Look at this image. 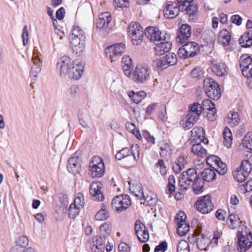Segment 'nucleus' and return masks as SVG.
<instances>
[{"label": "nucleus", "instance_id": "nucleus-23", "mask_svg": "<svg viewBox=\"0 0 252 252\" xmlns=\"http://www.w3.org/2000/svg\"><path fill=\"white\" fill-rule=\"evenodd\" d=\"M104 240L101 236L98 238L94 237L93 239V243L91 245V251L92 252H105V238L103 236Z\"/></svg>", "mask_w": 252, "mask_h": 252}, {"label": "nucleus", "instance_id": "nucleus-34", "mask_svg": "<svg viewBox=\"0 0 252 252\" xmlns=\"http://www.w3.org/2000/svg\"><path fill=\"white\" fill-rule=\"evenodd\" d=\"M201 177L204 181L209 182L216 180V174L214 169L205 168L201 173Z\"/></svg>", "mask_w": 252, "mask_h": 252}, {"label": "nucleus", "instance_id": "nucleus-33", "mask_svg": "<svg viewBox=\"0 0 252 252\" xmlns=\"http://www.w3.org/2000/svg\"><path fill=\"white\" fill-rule=\"evenodd\" d=\"M160 152V155L162 158H166L171 154V149L170 145L165 141H161L158 143Z\"/></svg>", "mask_w": 252, "mask_h": 252}, {"label": "nucleus", "instance_id": "nucleus-42", "mask_svg": "<svg viewBox=\"0 0 252 252\" xmlns=\"http://www.w3.org/2000/svg\"><path fill=\"white\" fill-rule=\"evenodd\" d=\"M129 150L130 151L131 155V157H129V159L131 161L133 162V163H135L139 158V147L137 144L132 145Z\"/></svg>", "mask_w": 252, "mask_h": 252}, {"label": "nucleus", "instance_id": "nucleus-38", "mask_svg": "<svg viewBox=\"0 0 252 252\" xmlns=\"http://www.w3.org/2000/svg\"><path fill=\"white\" fill-rule=\"evenodd\" d=\"M223 137L224 145L226 148H229L232 143V135L230 130L228 128L225 127L224 129Z\"/></svg>", "mask_w": 252, "mask_h": 252}, {"label": "nucleus", "instance_id": "nucleus-12", "mask_svg": "<svg viewBox=\"0 0 252 252\" xmlns=\"http://www.w3.org/2000/svg\"><path fill=\"white\" fill-rule=\"evenodd\" d=\"M207 163L220 175H223L227 171L226 165L216 156H211L206 158Z\"/></svg>", "mask_w": 252, "mask_h": 252}, {"label": "nucleus", "instance_id": "nucleus-56", "mask_svg": "<svg viewBox=\"0 0 252 252\" xmlns=\"http://www.w3.org/2000/svg\"><path fill=\"white\" fill-rule=\"evenodd\" d=\"M190 75L194 78L200 79L203 76V71L200 67L194 68L190 72Z\"/></svg>", "mask_w": 252, "mask_h": 252}, {"label": "nucleus", "instance_id": "nucleus-47", "mask_svg": "<svg viewBox=\"0 0 252 252\" xmlns=\"http://www.w3.org/2000/svg\"><path fill=\"white\" fill-rule=\"evenodd\" d=\"M197 120H198L193 119V118L186 116L182 121L183 127L185 129H189L193 126L194 123Z\"/></svg>", "mask_w": 252, "mask_h": 252}, {"label": "nucleus", "instance_id": "nucleus-21", "mask_svg": "<svg viewBox=\"0 0 252 252\" xmlns=\"http://www.w3.org/2000/svg\"><path fill=\"white\" fill-rule=\"evenodd\" d=\"M129 190L131 193L139 199L142 200L144 197V192L143 191L141 185L134 180L128 181Z\"/></svg>", "mask_w": 252, "mask_h": 252}, {"label": "nucleus", "instance_id": "nucleus-22", "mask_svg": "<svg viewBox=\"0 0 252 252\" xmlns=\"http://www.w3.org/2000/svg\"><path fill=\"white\" fill-rule=\"evenodd\" d=\"M169 40H162L156 43L155 51L156 55L161 56L169 51L171 48V43Z\"/></svg>", "mask_w": 252, "mask_h": 252}, {"label": "nucleus", "instance_id": "nucleus-31", "mask_svg": "<svg viewBox=\"0 0 252 252\" xmlns=\"http://www.w3.org/2000/svg\"><path fill=\"white\" fill-rule=\"evenodd\" d=\"M191 136L194 139H198L201 142L204 143L208 142V140L205 138V131L201 127H196L190 131Z\"/></svg>", "mask_w": 252, "mask_h": 252}, {"label": "nucleus", "instance_id": "nucleus-60", "mask_svg": "<svg viewBox=\"0 0 252 252\" xmlns=\"http://www.w3.org/2000/svg\"><path fill=\"white\" fill-rule=\"evenodd\" d=\"M228 219L230 222L229 227L232 229H234L236 227L235 225L236 222L239 220L238 217L234 214H230L229 215Z\"/></svg>", "mask_w": 252, "mask_h": 252}, {"label": "nucleus", "instance_id": "nucleus-63", "mask_svg": "<svg viewBox=\"0 0 252 252\" xmlns=\"http://www.w3.org/2000/svg\"><path fill=\"white\" fill-rule=\"evenodd\" d=\"M167 248V243L165 241L161 242L159 245L156 246L155 249V252H164Z\"/></svg>", "mask_w": 252, "mask_h": 252}, {"label": "nucleus", "instance_id": "nucleus-55", "mask_svg": "<svg viewBox=\"0 0 252 252\" xmlns=\"http://www.w3.org/2000/svg\"><path fill=\"white\" fill-rule=\"evenodd\" d=\"M80 208L73 204H70L68 209V216L70 218L74 219L79 214Z\"/></svg>", "mask_w": 252, "mask_h": 252}, {"label": "nucleus", "instance_id": "nucleus-50", "mask_svg": "<svg viewBox=\"0 0 252 252\" xmlns=\"http://www.w3.org/2000/svg\"><path fill=\"white\" fill-rule=\"evenodd\" d=\"M111 227L110 224L107 222H105L102 224H101L100 226V231L101 233V236L103 238V239L104 240L103 237L105 236V238H106V235H110L111 233Z\"/></svg>", "mask_w": 252, "mask_h": 252}, {"label": "nucleus", "instance_id": "nucleus-18", "mask_svg": "<svg viewBox=\"0 0 252 252\" xmlns=\"http://www.w3.org/2000/svg\"><path fill=\"white\" fill-rule=\"evenodd\" d=\"M73 61L67 56H63L60 59L57 66V68L60 69L61 75H65L66 74H68Z\"/></svg>", "mask_w": 252, "mask_h": 252}, {"label": "nucleus", "instance_id": "nucleus-64", "mask_svg": "<svg viewBox=\"0 0 252 252\" xmlns=\"http://www.w3.org/2000/svg\"><path fill=\"white\" fill-rule=\"evenodd\" d=\"M230 21L237 26H240L242 24V18L239 15L235 14L231 17Z\"/></svg>", "mask_w": 252, "mask_h": 252}, {"label": "nucleus", "instance_id": "nucleus-28", "mask_svg": "<svg viewBox=\"0 0 252 252\" xmlns=\"http://www.w3.org/2000/svg\"><path fill=\"white\" fill-rule=\"evenodd\" d=\"M202 111L201 105L198 103H194L189 106V113L187 116L193 119L198 120Z\"/></svg>", "mask_w": 252, "mask_h": 252}, {"label": "nucleus", "instance_id": "nucleus-37", "mask_svg": "<svg viewBox=\"0 0 252 252\" xmlns=\"http://www.w3.org/2000/svg\"><path fill=\"white\" fill-rule=\"evenodd\" d=\"M128 96L134 103L138 104L146 97V93L144 91H139L137 93L132 91L129 93Z\"/></svg>", "mask_w": 252, "mask_h": 252}, {"label": "nucleus", "instance_id": "nucleus-30", "mask_svg": "<svg viewBox=\"0 0 252 252\" xmlns=\"http://www.w3.org/2000/svg\"><path fill=\"white\" fill-rule=\"evenodd\" d=\"M184 45L189 58L196 55L199 52V46L195 42H188L185 43Z\"/></svg>", "mask_w": 252, "mask_h": 252}, {"label": "nucleus", "instance_id": "nucleus-40", "mask_svg": "<svg viewBox=\"0 0 252 252\" xmlns=\"http://www.w3.org/2000/svg\"><path fill=\"white\" fill-rule=\"evenodd\" d=\"M191 152L194 155L202 158L206 156L207 153V151L202 147L199 143L193 145L191 148Z\"/></svg>", "mask_w": 252, "mask_h": 252}, {"label": "nucleus", "instance_id": "nucleus-8", "mask_svg": "<svg viewBox=\"0 0 252 252\" xmlns=\"http://www.w3.org/2000/svg\"><path fill=\"white\" fill-rule=\"evenodd\" d=\"M91 175L92 177H101L105 171V166L101 158L98 156L94 157L89 164Z\"/></svg>", "mask_w": 252, "mask_h": 252}, {"label": "nucleus", "instance_id": "nucleus-29", "mask_svg": "<svg viewBox=\"0 0 252 252\" xmlns=\"http://www.w3.org/2000/svg\"><path fill=\"white\" fill-rule=\"evenodd\" d=\"M231 40V35L229 32L225 29L221 30L218 38V42L223 46H228Z\"/></svg>", "mask_w": 252, "mask_h": 252}, {"label": "nucleus", "instance_id": "nucleus-62", "mask_svg": "<svg viewBox=\"0 0 252 252\" xmlns=\"http://www.w3.org/2000/svg\"><path fill=\"white\" fill-rule=\"evenodd\" d=\"M178 55L179 58L181 59H186L187 58H189L188 56V54L187 53V50H186L184 44L183 46L180 48L178 51Z\"/></svg>", "mask_w": 252, "mask_h": 252}, {"label": "nucleus", "instance_id": "nucleus-59", "mask_svg": "<svg viewBox=\"0 0 252 252\" xmlns=\"http://www.w3.org/2000/svg\"><path fill=\"white\" fill-rule=\"evenodd\" d=\"M22 37L23 45H27L29 40V33L28 32V27L27 25L25 26L23 28Z\"/></svg>", "mask_w": 252, "mask_h": 252}, {"label": "nucleus", "instance_id": "nucleus-17", "mask_svg": "<svg viewBox=\"0 0 252 252\" xmlns=\"http://www.w3.org/2000/svg\"><path fill=\"white\" fill-rule=\"evenodd\" d=\"M191 34V27L188 24H183L177 33V41L183 44L189 39Z\"/></svg>", "mask_w": 252, "mask_h": 252}, {"label": "nucleus", "instance_id": "nucleus-39", "mask_svg": "<svg viewBox=\"0 0 252 252\" xmlns=\"http://www.w3.org/2000/svg\"><path fill=\"white\" fill-rule=\"evenodd\" d=\"M152 65L155 69L162 70L168 67L164 57L153 60Z\"/></svg>", "mask_w": 252, "mask_h": 252}, {"label": "nucleus", "instance_id": "nucleus-57", "mask_svg": "<svg viewBox=\"0 0 252 252\" xmlns=\"http://www.w3.org/2000/svg\"><path fill=\"white\" fill-rule=\"evenodd\" d=\"M67 168L68 171L73 174H77L80 170V164H67Z\"/></svg>", "mask_w": 252, "mask_h": 252}, {"label": "nucleus", "instance_id": "nucleus-45", "mask_svg": "<svg viewBox=\"0 0 252 252\" xmlns=\"http://www.w3.org/2000/svg\"><path fill=\"white\" fill-rule=\"evenodd\" d=\"M109 218V212L105 209L102 208L95 215V219L97 220L103 221Z\"/></svg>", "mask_w": 252, "mask_h": 252}, {"label": "nucleus", "instance_id": "nucleus-2", "mask_svg": "<svg viewBox=\"0 0 252 252\" xmlns=\"http://www.w3.org/2000/svg\"><path fill=\"white\" fill-rule=\"evenodd\" d=\"M196 181H201L196 170L194 168H189L187 171L182 172L179 179L180 187L184 189H187Z\"/></svg>", "mask_w": 252, "mask_h": 252}, {"label": "nucleus", "instance_id": "nucleus-7", "mask_svg": "<svg viewBox=\"0 0 252 252\" xmlns=\"http://www.w3.org/2000/svg\"><path fill=\"white\" fill-rule=\"evenodd\" d=\"M145 36L151 41L158 43L160 41L169 40L170 36L164 31L161 32L156 27H149L145 31Z\"/></svg>", "mask_w": 252, "mask_h": 252}, {"label": "nucleus", "instance_id": "nucleus-19", "mask_svg": "<svg viewBox=\"0 0 252 252\" xmlns=\"http://www.w3.org/2000/svg\"><path fill=\"white\" fill-rule=\"evenodd\" d=\"M211 68L213 72L219 77L226 76L228 74L227 67L223 63H218L212 61L211 63Z\"/></svg>", "mask_w": 252, "mask_h": 252}, {"label": "nucleus", "instance_id": "nucleus-9", "mask_svg": "<svg viewBox=\"0 0 252 252\" xmlns=\"http://www.w3.org/2000/svg\"><path fill=\"white\" fill-rule=\"evenodd\" d=\"M111 204L114 210L120 213L128 208L131 205V200L128 195L120 194L113 199Z\"/></svg>", "mask_w": 252, "mask_h": 252}, {"label": "nucleus", "instance_id": "nucleus-24", "mask_svg": "<svg viewBox=\"0 0 252 252\" xmlns=\"http://www.w3.org/2000/svg\"><path fill=\"white\" fill-rule=\"evenodd\" d=\"M193 0H182L181 10L186 11L189 16L194 15L197 11V6L193 3H191Z\"/></svg>", "mask_w": 252, "mask_h": 252}, {"label": "nucleus", "instance_id": "nucleus-35", "mask_svg": "<svg viewBox=\"0 0 252 252\" xmlns=\"http://www.w3.org/2000/svg\"><path fill=\"white\" fill-rule=\"evenodd\" d=\"M226 122L232 127L238 125L240 122V118L238 113L232 111L230 112L228 114Z\"/></svg>", "mask_w": 252, "mask_h": 252}, {"label": "nucleus", "instance_id": "nucleus-48", "mask_svg": "<svg viewBox=\"0 0 252 252\" xmlns=\"http://www.w3.org/2000/svg\"><path fill=\"white\" fill-rule=\"evenodd\" d=\"M146 202H147L150 206L155 205L158 201V198L156 194L150 192L149 194L146 195L144 194V197L142 198Z\"/></svg>", "mask_w": 252, "mask_h": 252}, {"label": "nucleus", "instance_id": "nucleus-4", "mask_svg": "<svg viewBox=\"0 0 252 252\" xmlns=\"http://www.w3.org/2000/svg\"><path fill=\"white\" fill-rule=\"evenodd\" d=\"M252 169V164L248 159H244L242 161L241 165L233 173V177L239 183L244 182L246 181Z\"/></svg>", "mask_w": 252, "mask_h": 252}, {"label": "nucleus", "instance_id": "nucleus-58", "mask_svg": "<svg viewBox=\"0 0 252 252\" xmlns=\"http://www.w3.org/2000/svg\"><path fill=\"white\" fill-rule=\"evenodd\" d=\"M186 215L184 212L180 211L176 214L175 220L177 224L182 223H186V222L185 221V220L186 219Z\"/></svg>", "mask_w": 252, "mask_h": 252}, {"label": "nucleus", "instance_id": "nucleus-52", "mask_svg": "<svg viewBox=\"0 0 252 252\" xmlns=\"http://www.w3.org/2000/svg\"><path fill=\"white\" fill-rule=\"evenodd\" d=\"M175 179L173 175H170L168 178V183L166 193L169 194L172 193L175 189Z\"/></svg>", "mask_w": 252, "mask_h": 252}, {"label": "nucleus", "instance_id": "nucleus-1", "mask_svg": "<svg viewBox=\"0 0 252 252\" xmlns=\"http://www.w3.org/2000/svg\"><path fill=\"white\" fill-rule=\"evenodd\" d=\"M237 238L238 252H246L252 247V233L247 227L237 232Z\"/></svg>", "mask_w": 252, "mask_h": 252}, {"label": "nucleus", "instance_id": "nucleus-44", "mask_svg": "<svg viewBox=\"0 0 252 252\" xmlns=\"http://www.w3.org/2000/svg\"><path fill=\"white\" fill-rule=\"evenodd\" d=\"M239 44L243 47H248L252 45V38L248 34H243L239 40Z\"/></svg>", "mask_w": 252, "mask_h": 252}, {"label": "nucleus", "instance_id": "nucleus-20", "mask_svg": "<svg viewBox=\"0 0 252 252\" xmlns=\"http://www.w3.org/2000/svg\"><path fill=\"white\" fill-rule=\"evenodd\" d=\"M102 185L100 182H93L89 190L90 194L98 201H102L104 199V196L100 191Z\"/></svg>", "mask_w": 252, "mask_h": 252}, {"label": "nucleus", "instance_id": "nucleus-53", "mask_svg": "<svg viewBox=\"0 0 252 252\" xmlns=\"http://www.w3.org/2000/svg\"><path fill=\"white\" fill-rule=\"evenodd\" d=\"M191 185L192 186L194 192L196 194H198L203 191V182L202 180L201 181H196V182L193 183Z\"/></svg>", "mask_w": 252, "mask_h": 252}, {"label": "nucleus", "instance_id": "nucleus-14", "mask_svg": "<svg viewBox=\"0 0 252 252\" xmlns=\"http://www.w3.org/2000/svg\"><path fill=\"white\" fill-rule=\"evenodd\" d=\"M125 44L122 43H118L107 47L105 49V54L108 57L115 60L125 52Z\"/></svg>", "mask_w": 252, "mask_h": 252}, {"label": "nucleus", "instance_id": "nucleus-13", "mask_svg": "<svg viewBox=\"0 0 252 252\" xmlns=\"http://www.w3.org/2000/svg\"><path fill=\"white\" fill-rule=\"evenodd\" d=\"M195 206L196 209L202 214L210 213L213 208V204L210 195L201 196L196 202Z\"/></svg>", "mask_w": 252, "mask_h": 252}, {"label": "nucleus", "instance_id": "nucleus-25", "mask_svg": "<svg viewBox=\"0 0 252 252\" xmlns=\"http://www.w3.org/2000/svg\"><path fill=\"white\" fill-rule=\"evenodd\" d=\"M85 41L84 40H71L70 42V46L73 52L77 56L81 55L85 49Z\"/></svg>", "mask_w": 252, "mask_h": 252}, {"label": "nucleus", "instance_id": "nucleus-51", "mask_svg": "<svg viewBox=\"0 0 252 252\" xmlns=\"http://www.w3.org/2000/svg\"><path fill=\"white\" fill-rule=\"evenodd\" d=\"M167 65H173L177 63V58L176 55L173 53H169L165 56L164 58Z\"/></svg>", "mask_w": 252, "mask_h": 252}, {"label": "nucleus", "instance_id": "nucleus-3", "mask_svg": "<svg viewBox=\"0 0 252 252\" xmlns=\"http://www.w3.org/2000/svg\"><path fill=\"white\" fill-rule=\"evenodd\" d=\"M240 67L243 75L248 79L249 87L252 88V57L243 55L240 59Z\"/></svg>", "mask_w": 252, "mask_h": 252}, {"label": "nucleus", "instance_id": "nucleus-11", "mask_svg": "<svg viewBox=\"0 0 252 252\" xmlns=\"http://www.w3.org/2000/svg\"><path fill=\"white\" fill-rule=\"evenodd\" d=\"M132 77L136 83H144L150 77V70L147 66L138 65L132 73Z\"/></svg>", "mask_w": 252, "mask_h": 252}, {"label": "nucleus", "instance_id": "nucleus-26", "mask_svg": "<svg viewBox=\"0 0 252 252\" xmlns=\"http://www.w3.org/2000/svg\"><path fill=\"white\" fill-rule=\"evenodd\" d=\"M111 21V14L108 12L102 13L99 16L98 19L96 21V26L99 29H104L107 27Z\"/></svg>", "mask_w": 252, "mask_h": 252}, {"label": "nucleus", "instance_id": "nucleus-16", "mask_svg": "<svg viewBox=\"0 0 252 252\" xmlns=\"http://www.w3.org/2000/svg\"><path fill=\"white\" fill-rule=\"evenodd\" d=\"M135 232L138 239L141 243L146 242L149 238V232L145 225L139 220L136 221L134 226Z\"/></svg>", "mask_w": 252, "mask_h": 252}, {"label": "nucleus", "instance_id": "nucleus-10", "mask_svg": "<svg viewBox=\"0 0 252 252\" xmlns=\"http://www.w3.org/2000/svg\"><path fill=\"white\" fill-rule=\"evenodd\" d=\"M181 2L182 0L168 1L163 10L164 17L168 19L176 17L181 10Z\"/></svg>", "mask_w": 252, "mask_h": 252}, {"label": "nucleus", "instance_id": "nucleus-54", "mask_svg": "<svg viewBox=\"0 0 252 252\" xmlns=\"http://www.w3.org/2000/svg\"><path fill=\"white\" fill-rule=\"evenodd\" d=\"M120 151L126 158V163H127V165L129 166H132L133 162L131 161L129 159V157H131L130 150L128 148L126 147L123 148Z\"/></svg>", "mask_w": 252, "mask_h": 252}, {"label": "nucleus", "instance_id": "nucleus-5", "mask_svg": "<svg viewBox=\"0 0 252 252\" xmlns=\"http://www.w3.org/2000/svg\"><path fill=\"white\" fill-rule=\"evenodd\" d=\"M203 87L207 95L213 99H219L220 95V90L217 83L211 78H206L203 82Z\"/></svg>", "mask_w": 252, "mask_h": 252}, {"label": "nucleus", "instance_id": "nucleus-49", "mask_svg": "<svg viewBox=\"0 0 252 252\" xmlns=\"http://www.w3.org/2000/svg\"><path fill=\"white\" fill-rule=\"evenodd\" d=\"M177 252H189V244L186 240L180 241L177 246Z\"/></svg>", "mask_w": 252, "mask_h": 252}, {"label": "nucleus", "instance_id": "nucleus-46", "mask_svg": "<svg viewBox=\"0 0 252 252\" xmlns=\"http://www.w3.org/2000/svg\"><path fill=\"white\" fill-rule=\"evenodd\" d=\"M178 234L183 236L185 235L189 230V225L187 223H182L178 224L177 228Z\"/></svg>", "mask_w": 252, "mask_h": 252}, {"label": "nucleus", "instance_id": "nucleus-6", "mask_svg": "<svg viewBox=\"0 0 252 252\" xmlns=\"http://www.w3.org/2000/svg\"><path fill=\"white\" fill-rule=\"evenodd\" d=\"M127 30L132 44L135 45L140 44L142 42L144 34L143 28L137 22H131Z\"/></svg>", "mask_w": 252, "mask_h": 252}, {"label": "nucleus", "instance_id": "nucleus-27", "mask_svg": "<svg viewBox=\"0 0 252 252\" xmlns=\"http://www.w3.org/2000/svg\"><path fill=\"white\" fill-rule=\"evenodd\" d=\"M33 66L31 68L30 76L31 77L36 78L41 71V61L38 56L33 53L32 56Z\"/></svg>", "mask_w": 252, "mask_h": 252}, {"label": "nucleus", "instance_id": "nucleus-36", "mask_svg": "<svg viewBox=\"0 0 252 252\" xmlns=\"http://www.w3.org/2000/svg\"><path fill=\"white\" fill-rule=\"evenodd\" d=\"M201 107L202 108V111H209L210 114H212L213 116H215V115L216 114L217 110L215 108V104L208 99H205L203 101Z\"/></svg>", "mask_w": 252, "mask_h": 252}, {"label": "nucleus", "instance_id": "nucleus-61", "mask_svg": "<svg viewBox=\"0 0 252 252\" xmlns=\"http://www.w3.org/2000/svg\"><path fill=\"white\" fill-rule=\"evenodd\" d=\"M28 244L29 239L25 236L20 237L17 240V245L21 247H25L27 246Z\"/></svg>", "mask_w": 252, "mask_h": 252}, {"label": "nucleus", "instance_id": "nucleus-43", "mask_svg": "<svg viewBox=\"0 0 252 252\" xmlns=\"http://www.w3.org/2000/svg\"><path fill=\"white\" fill-rule=\"evenodd\" d=\"M242 144L244 147L252 151V132H249L246 134L243 138Z\"/></svg>", "mask_w": 252, "mask_h": 252}, {"label": "nucleus", "instance_id": "nucleus-32", "mask_svg": "<svg viewBox=\"0 0 252 252\" xmlns=\"http://www.w3.org/2000/svg\"><path fill=\"white\" fill-rule=\"evenodd\" d=\"M86 40L85 32L80 27L78 26L74 27L72 30V33L70 37V40Z\"/></svg>", "mask_w": 252, "mask_h": 252}, {"label": "nucleus", "instance_id": "nucleus-41", "mask_svg": "<svg viewBox=\"0 0 252 252\" xmlns=\"http://www.w3.org/2000/svg\"><path fill=\"white\" fill-rule=\"evenodd\" d=\"M238 187L241 193H245L247 192L252 191V179H250L238 184Z\"/></svg>", "mask_w": 252, "mask_h": 252}, {"label": "nucleus", "instance_id": "nucleus-15", "mask_svg": "<svg viewBox=\"0 0 252 252\" xmlns=\"http://www.w3.org/2000/svg\"><path fill=\"white\" fill-rule=\"evenodd\" d=\"M84 64L81 61H74L68 74L69 77L74 80L80 79L84 72Z\"/></svg>", "mask_w": 252, "mask_h": 252}]
</instances>
